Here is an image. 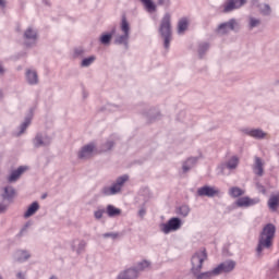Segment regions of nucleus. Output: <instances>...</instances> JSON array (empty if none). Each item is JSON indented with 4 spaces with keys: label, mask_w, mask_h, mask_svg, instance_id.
<instances>
[{
    "label": "nucleus",
    "mask_w": 279,
    "mask_h": 279,
    "mask_svg": "<svg viewBox=\"0 0 279 279\" xmlns=\"http://www.w3.org/2000/svg\"><path fill=\"white\" fill-rule=\"evenodd\" d=\"M205 260H208V254L205 248H202L192 256L191 270L196 279H211L218 276L215 268L213 270L202 272V267L204 266Z\"/></svg>",
    "instance_id": "1"
},
{
    "label": "nucleus",
    "mask_w": 279,
    "mask_h": 279,
    "mask_svg": "<svg viewBox=\"0 0 279 279\" xmlns=\"http://www.w3.org/2000/svg\"><path fill=\"white\" fill-rule=\"evenodd\" d=\"M276 236V226L272 223L266 225L259 235L257 254H263V250H269L274 245V238Z\"/></svg>",
    "instance_id": "2"
},
{
    "label": "nucleus",
    "mask_w": 279,
    "mask_h": 279,
    "mask_svg": "<svg viewBox=\"0 0 279 279\" xmlns=\"http://www.w3.org/2000/svg\"><path fill=\"white\" fill-rule=\"evenodd\" d=\"M159 32L163 38L165 49H169L171 45V13H165L160 22Z\"/></svg>",
    "instance_id": "3"
},
{
    "label": "nucleus",
    "mask_w": 279,
    "mask_h": 279,
    "mask_svg": "<svg viewBox=\"0 0 279 279\" xmlns=\"http://www.w3.org/2000/svg\"><path fill=\"white\" fill-rule=\"evenodd\" d=\"M128 180H130V177H128L126 174L118 178L111 186L102 187V195L110 196L117 195V193H121V189H123V184H125Z\"/></svg>",
    "instance_id": "4"
},
{
    "label": "nucleus",
    "mask_w": 279,
    "mask_h": 279,
    "mask_svg": "<svg viewBox=\"0 0 279 279\" xmlns=\"http://www.w3.org/2000/svg\"><path fill=\"white\" fill-rule=\"evenodd\" d=\"M120 29L122 32V35L116 36L114 44L124 45V47H128V43L130 40V23L128 22V19H125V16L122 17V21L120 23Z\"/></svg>",
    "instance_id": "5"
},
{
    "label": "nucleus",
    "mask_w": 279,
    "mask_h": 279,
    "mask_svg": "<svg viewBox=\"0 0 279 279\" xmlns=\"http://www.w3.org/2000/svg\"><path fill=\"white\" fill-rule=\"evenodd\" d=\"M182 228V220L180 218L173 217L168 220L167 223L160 225V230L163 234H169L170 232H175Z\"/></svg>",
    "instance_id": "6"
},
{
    "label": "nucleus",
    "mask_w": 279,
    "mask_h": 279,
    "mask_svg": "<svg viewBox=\"0 0 279 279\" xmlns=\"http://www.w3.org/2000/svg\"><path fill=\"white\" fill-rule=\"evenodd\" d=\"M97 149V146L95 143H89L81 148L77 156L80 160H88V158H93L95 156V150Z\"/></svg>",
    "instance_id": "7"
},
{
    "label": "nucleus",
    "mask_w": 279,
    "mask_h": 279,
    "mask_svg": "<svg viewBox=\"0 0 279 279\" xmlns=\"http://www.w3.org/2000/svg\"><path fill=\"white\" fill-rule=\"evenodd\" d=\"M238 26L239 21H236L235 19L222 22L218 27V34H220V36H223L225 34H228V32H233V29H236Z\"/></svg>",
    "instance_id": "8"
},
{
    "label": "nucleus",
    "mask_w": 279,
    "mask_h": 279,
    "mask_svg": "<svg viewBox=\"0 0 279 279\" xmlns=\"http://www.w3.org/2000/svg\"><path fill=\"white\" fill-rule=\"evenodd\" d=\"M234 267H236V262L230 259L221 263L215 269L217 276H221V274H230V271H234Z\"/></svg>",
    "instance_id": "9"
},
{
    "label": "nucleus",
    "mask_w": 279,
    "mask_h": 279,
    "mask_svg": "<svg viewBox=\"0 0 279 279\" xmlns=\"http://www.w3.org/2000/svg\"><path fill=\"white\" fill-rule=\"evenodd\" d=\"M36 40H38V33L34 28L28 27L24 33V43L26 47L36 45Z\"/></svg>",
    "instance_id": "10"
},
{
    "label": "nucleus",
    "mask_w": 279,
    "mask_h": 279,
    "mask_svg": "<svg viewBox=\"0 0 279 279\" xmlns=\"http://www.w3.org/2000/svg\"><path fill=\"white\" fill-rule=\"evenodd\" d=\"M197 195L199 197H215V195H219V189L205 185L197 190Z\"/></svg>",
    "instance_id": "11"
},
{
    "label": "nucleus",
    "mask_w": 279,
    "mask_h": 279,
    "mask_svg": "<svg viewBox=\"0 0 279 279\" xmlns=\"http://www.w3.org/2000/svg\"><path fill=\"white\" fill-rule=\"evenodd\" d=\"M34 147H47L51 145V138L47 134L38 133L33 140Z\"/></svg>",
    "instance_id": "12"
},
{
    "label": "nucleus",
    "mask_w": 279,
    "mask_h": 279,
    "mask_svg": "<svg viewBox=\"0 0 279 279\" xmlns=\"http://www.w3.org/2000/svg\"><path fill=\"white\" fill-rule=\"evenodd\" d=\"M260 198H250L247 196L244 197H240L236 201V206H239L240 208H247L250 206H256V204H259Z\"/></svg>",
    "instance_id": "13"
},
{
    "label": "nucleus",
    "mask_w": 279,
    "mask_h": 279,
    "mask_svg": "<svg viewBox=\"0 0 279 279\" xmlns=\"http://www.w3.org/2000/svg\"><path fill=\"white\" fill-rule=\"evenodd\" d=\"M242 132L252 138H256L257 141H260L267 136V133L260 129H243Z\"/></svg>",
    "instance_id": "14"
},
{
    "label": "nucleus",
    "mask_w": 279,
    "mask_h": 279,
    "mask_svg": "<svg viewBox=\"0 0 279 279\" xmlns=\"http://www.w3.org/2000/svg\"><path fill=\"white\" fill-rule=\"evenodd\" d=\"M264 167H265V161H263V159L260 157H255V161L253 165V171H254L255 175L263 178V175L265 174Z\"/></svg>",
    "instance_id": "15"
},
{
    "label": "nucleus",
    "mask_w": 279,
    "mask_h": 279,
    "mask_svg": "<svg viewBox=\"0 0 279 279\" xmlns=\"http://www.w3.org/2000/svg\"><path fill=\"white\" fill-rule=\"evenodd\" d=\"M14 197H16V190H14L12 185L4 186L2 199L5 202H14Z\"/></svg>",
    "instance_id": "16"
},
{
    "label": "nucleus",
    "mask_w": 279,
    "mask_h": 279,
    "mask_svg": "<svg viewBox=\"0 0 279 279\" xmlns=\"http://www.w3.org/2000/svg\"><path fill=\"white\" fill-rule=\"evenodd\" d=\"M138 278V270L136 268H129L126 270L121 271L117 279H136Z\"/></svg>",
    "instance_id": "17"
},
{
    "label": "nucleus",
    "mask_w": 279,
    "mask_h": 279,
    "mask_svg": "<svg viewBox=\"0 0 279 279\" xmlns=\"http://www.w3.org/2000/svg\"><path fill=\"white\" fill-rule=\"evenodd\" d=\"M252 5H254L255 8H258L263 16H269L271 14V7H269V4H260L258 3V0H253Z\"/></svg>",
    "instance_id": "18"
},
{
    "label": "nucleus",
    "mask_w": 279,
    "mask_h": 279,
    "mask_svg": "<svg viewBox=\"0 0 279 279\" xmlns=\"http://www.w3.org/2000/svg\"><path fill=\"white\" fill-rule=\"evenodd\" d=\"M26 82L27 84H29L31 86H36V84H38V73L34 70H26Z\"/></svg>",
    "instance_id": "19"
},
{
    "label": "nucleus",
    "mask_w": 279,
    "mask_h": 279,
    "mask_svg": "<svg viewBox=\"0 0 279 279\" xmlns=\"http://www.w3.org/2000/svg\"><path fill=\"white\" fill-rule=\"evenodd\" d=\"M240 159L238 156H232L229 158L225 163L223 167L225 169H229L230 171H234L236 167H239Z\"/></svg>",
    "instance_id": "20"
},
{
    "label": "nucleus",
    "mask_w": 279,
    "mask_h": 279,
    "mask_svg": "<svg viewBox=\"0 0 279 279\" xmlns=\"http://www.w3.org/2000/svg\"><path fill=\"white\" fill-rule=\"evenodd\" d=\"M72 250L76 252V254H82L84 250H86V241L84 240H74L72 242Z\"/></svg>",
    "instance_id": "21"
},
{
    "label": "nucleus",
    "mask_w": 279,
    "mask_h": 279,
    "mask_svg": "<svg viewBox=\"0 0 279 279\" xmlns=\"http://www.w3.org/2000/svg\"><path fill=\"white\" fill-rule=\"evenodd\" d=\"M141 3H143L146 12H148V14H154V12H156L158 10V7L156 5V3L154 2V0H140Z\"/></svg>",
    "instance_id": "22"
},
{
    "label": "nucleus",
    "mask_w": 279,
    "mask_h": 279,
    "mask_svg": "<svg viewBox=\"0 0 279 279\" xmlns=\"http://www.w3.org/2000/svg\"><path fill=\"white\" fill-rule=\"evenodd\" d=\"M40 205L38 202H34L32 205L28 206L27 210L24 214L25 219H29V217H34L36 213H38Z\"/></svg>",
    "instance_id": "23"
},
{
    "label": "nucleus",
    "mask_w": 279,
    "mask_h": 279,
    "mask_svg": "<svg viewBox=\"0 0 279 279\" xmlns=\"http://www.w3.org/2000/svg\"><path fill=\"white\" fill-rule=\"evenodd\" d=\"M24 172H25V168L23 167H20L17 170L12 171L8 178V182L10 183L16 182V180H19V178H21V175H23Z\"/></svg>",
    "instance_id": "24"
},
{
    "label": "nucleus",
    "mask_w": 279,
    "mask_h": 279,
    "mask_svg": "<svg viewBox=\"0 0 279 279\" xmlns=\"http://www.w3.org/2000/svg\"><path fill=\"white\" fill-rule=\"evenodd\" d=\"M279 206V194H272L268 199V207L270 210H278Z\"/></svg>",
    "instance_id": "25"
},
{
    "label": "nucleus",
    "mask_w": 279,
    "mask_h": 279,
    "mask_svg": "<svg viewBox=\"0 0 279 279\" xmlns=\"http://www.w3.org/2000/svg\"><path fill=\"white\" fill-rule=\"evenodd\" d=\"M197 165V157H191L183 163V173H186L193 169V166Z\"/></svg>",
    "instance_id": "26"
},
{
    "label": "nucleus",
    "mask_w": 279,
    "mask_h": 279,
    "mask_svg": "<svg viewBox=\"0 0 279 279\" xmlns=\"http://www.w3.org/2000/svg\"><path fill=\"white\" fill-rule=\"evenodd\" d=\"M29 257H31V255H29V252H27V251H16L15 254H14V258L19 263H23L25 260H28Z\"/></svg>",
    "instance_id": "27"
},
{
    "label": "nucleus",
    "mask_w": 279,
    "mask_h": 279,
    "mask_svg": "<svg viewBox=\"0 0 279 279\" xmlns=\"http://www.w3.org/2000/svg\"><path fill=\"white\" fill-rule=\"evenodd\" d=\"M240 4L235 3L233 0H228L225 4H223V12L228 13V12H232L234 10H239Z\"/></svg>",
    "instance_id": "28"
},
{
    "label": "nucleus",
    "mask_w": 279,
    "mask_h": 279,
    "mask_svg": "<svg viewBox=\"0 0 279 279\" xmlns=\"http://www.w3.org/2000/svg\"><path fill=\"white\" fill-rule=\"evenodd\" d=\"M189 29V19L182 17L178 22V34H184Z\"/></svg>",
    "instance_id": "29"
},
{
    "label": "nucleus",
    "mask_w": 279,
    "mask_h": 279,
    "mask_svg": "<svg viewBox=\"0 0 279 279\" xmlns=\"http://www.w3.org/2000/svg\"><path fill=\"white\" fill-rule=\"evenodd\" d=\"M108 217H119L121 209L114 207V205H108L106 210Z\"/></svg>",
    "instance_id": "30"
},
{
    "label": "nucleus",
    "mask_w": 279,
    "mask_h": 279,
    "mask_svg": "<svg viewBox=\"0 0 279 279\" xmlns=\"http://www.w3.org/2000/svg\"><path fill=\"white\" fill-rule=\"evenodd\" d=\"M190 213L191 207H189V205H182L177 209V215H180L181 217H189Z\"/></svg>",
    "instance_id": "31"
},
{
    "label": "nucleus",
    "mask_w": 279,
    "mask_h": 279,
    "mask_svg": "<svg viewBox=\"0 0 279 279\" xmlns=\"http://www.w3.org/2000/svg\"><path fill=\"white\" fill-rule=\"evenodd\" d=\"M32 123V118H26L25 121L20 126V132L16 133V136H21V134H25V130L29 128V124Z\"/></svg>",
    "instance_id": "32"
},
{
    "label": "nucleus",
    "mask_w": 279,
    "mask_h": 279,
    "mask_svg": "<svg viewBox=\"0 0 279 279\" xmlns=\"http://www.w3.org/2000/svg\"><path fill=\"white\" fill-rule=\"evenodd\" d=\"M229 194L231 195V197H241V195H245V191L234 186L229 190Z\"/></svg>",
    "instance_id": "33"
},
{
    "label": "nucleus",
    "mask_w": 279,
    "mask_h": 279,
    "mask_svg": "<svg viewBox=\"0 0 279 279\" xmlns=\"http://www.w3.org/2000/svg\"><path fill=\"white\" fill-rule=\"evenodd\" d=\"M254 27H260V19L250 16L248 17V28L254 29Z\"/></svg>",
    "instance_id": "34"
},
{
    "label": "nucleus",
    "mask_w": 279,
    "mask_h": 279,
    "mask_svg": "<svg viewBox=\"0 0 279 279\" xmlns=\"http://www.w3.org/2000/svg\"><path fill=\"white\" fill-rule=\"evenodd\" d=\"M206 51H208V44H206V43L201 44L198 47L199 58H204V53H206Z\"/></svg>",
    "instance_id": "35"
},
{
    "label": "nucleus",
    "mask_w": 279,
    "mask_h": 279,
    "mask_svg": "<svg viewBox=\"0 0 279 279\" xmlns=\"http://www.w3.org/2000/svg\"><path fill=\"white\" fill-rule=\"evenodd\" d=\"M110 40H112V34H106L100 37V43L102 45H110Z\"/></svg>",
    "instance_id": "36"
},
{
    "label": "nucleus",
    "mask_w": 279,
    "mask_h": 279,
    "mask_svg": "<svg viewBox=\"0 0 279 279\" xmlns=\"http://www.w3.org/2000/svg\"><path fill=\"white\" fill-rule=\"evenodd\" d=\"M114 147V142L112 141H107L102 147H101V151H110V149H112Z\"/></svg>",
    "instance_id": "37"
},
{
    "label": "nucleus",
    "mask_w": 279,
    "mask_h": 279,
    "mask_svg": "<svg viewBox=\"0 0 279 279\" xmlns=\"http://www.w3.org/2000/svg\"><path fill=\"white\" fill-rule=\"evenodd\" d=\"M95 62V57H88L82 60L81 66H90Z\"/></svg>",
    "instance_id": "38"
},
{
    "label": "nucleus",
    "mask_w": 279,
    "mask_h": 279,
    "mask_svg": "<svg viewBox=\"0 0 279 279\" xmlns=\"http://www.w3.org/2000/svg\"><path fill=\"white\" fill-rule=\"evenodd\" d=\"M147 267H149V262L143 260L140 264H137V267L135 269L138 272V271H144V269H147Z\"/></svg>",
    "instance_id": "39"
},
{
    "label": "nucleus",
    "mask_w": 279,
    "mask_h": 279,
    "mask_svg": "<svg viewBox=\"0 0 279 279\" xmlns=\"http://www.w3.org/2000/svg\"><path fill=\"white\" fill-rule=\"evenodd\" d=\"M106 213V209L98 208L96 211H94L95 219L99 220L101 217H104V214Z\"/></svg>",
    "instance_id": "40"
},
{
    "label": "nucleus",
    "mask_w": 279,
    "mask_h": 279,
    "mask_svg": "<svg viewBox=\"0 0 279 279\" xmlns=\"http://www.w3.org/2000/svg\"><path fill=\"white\" fill-rule=\"evenodd\" d=\"M102 236H104V239H118L119 233L109 232V233H104Z\"/></svg>",
    "instance_id": "41"
},
{
    "label": "nucleus",
    "mask_w": 279,
    "mask_h": 279,
    "mask_svg": "<svg viewBox=\"0 0 279 279\" xmlns=\"http://www.w3.org/2000/svg\"><path fill=\"white\" fill-rule=\"evenodd\" d=\"M5 210H8V206L4 205L3 203H0V215H2L3 213H5Z\"/></svg>",
    "instance_id": "42"
},
{
    "label": "nucleus",
    "mask_w": 279,
    "mask_h": 279,
    "mask_svg": "<svg viewBox=\"0 0 279 279\" xmlns=\"http://www.w3.org/2000/svg\"><path fill=\"white\" fill-rule=\"evenodd\" d=\"M146 210H145V208H141L140 210H138V217H141V219H143V217H145V215H146Z\"/></svg>",
    "instance_id": "43"
},
{
    "label": "nucleus",
    "mask_w": 279,
    "mask_h": 279,
    "mask_svg": "<svg viewBox=\"0 0 279 279\" xmlns=\"http://www.w3.org/2000/svg\"><path fill=\"white\" fill-rule=\"evenodd\" d=\"M16 278L17 279H25V275L23 272H17Z\"/></svg>",
    "instance_id": "44"
},
{
    "label": "nucleus",
    "mask_w": 279,
    "mask_h": 279,
    "mask_svg": "<svg viewBox=\"0 0 279 279\" xmlns=\"http://www.w3.org/2000/svg\"><path fill=\"white\" fill-rule=\"evenodd\" d=\"M257 189H259V191H262L264 194L266 193V190L263 185L257 184Z\"/></svg>",
    "instance_id": "45"
},
{
    "label": "nucleus",
    "mask_w": 279,
    "mask_h": 279,
    "mask_svg": "<svg viewBox=\"0 0 279 279\" xmlns=\"http://www.w3.org/2000/svg\"><path fill=\"white\" fill-rule=\"evenodd\" d=\"M5 5H7L5 0H0V8H5Z\"/></svg>",
    "instance_id": "46"
},
{
    "label": "nucleus",
    "mask_w": 279,
    "mask_h": 279,
    "mask_svg": "<svg viewBox=\"0 0 279 279\" xmlns=\"http://www.w3.org/2000/svg\"><path fill=\"white\" fill-rule=\"evenodd\" d=\"M166 0H157L158 5H165Z\"/></svg>",
    "instance_id": "47"
},
{
    "label": "nucleus",
    "mask_w": 279,
    "mask_h": 279,
    "mask_svg": "<svg viewBox=\"0 0 279 279\" xmlns=\"http://www.w3.org/2000/svg\"><path fill=\"white\" fill-rule=\"evenodd\" d=\"M2 73H5V70L3 69V65L0 64V75H2Z\"/></svg>",
    "instance_id": "48"
},
{
    "label": "nucleus",
    "mask_w": 279,
    "mask_h": 279,
    "mask_svg": "<svg viewBox=\"0 0 279 279\" xmlns=\"http://www.w3.org/2000/svg\"><path fill=\"white\" fill-rule=\"evenodd\" d=\"M43 3H45L46 5H49V0H43Z\"/></svg>",
    "instance_id": "49"
},
{
    "label": "nucleus",
    "mask_w": 279,
    "mask_h": 279,
    "mask_svg": "<svg viewBox=\"0 0 279 279\" xmlns=\"http://www.w3.org/2000/svg\"><path fill=\"white\" fill-rule=\"evenodd\" d=\"M49 279H58L57 276H51Z\"/></svg>",
    "instance_id": "50"
},
{
    "label": "nucleus",
    "mask_w": 279,
    "mask_h": 279,
    "mask_svg": "<svg viewBox=\"0 0 279 279\" xmlns=\"http://www.w3.org/2000/svg\"><path fill=\"white\" fill-rule=\"evenodd\" d=\"M0 279H3V278L0 277Z\"/></svg>",
    "instance_id": "51"
}]
</instances>
